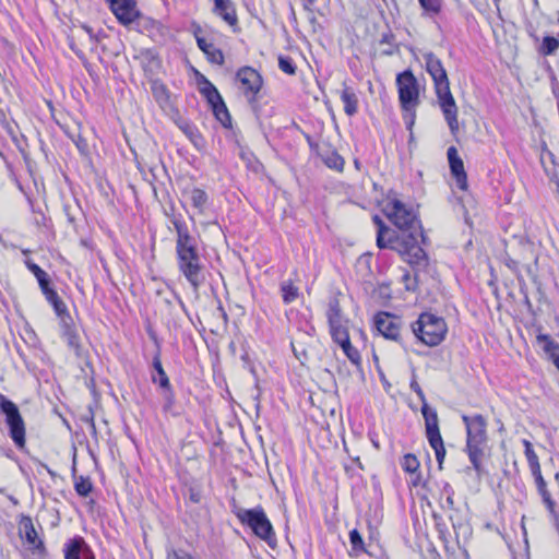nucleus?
<instances>
[{
    "instance_id": "59",
    "label": "nucleus",
    "mask_w": 559,
    "mask_h": 559,
    "mask_svg": "<svg viewBox=\"0 0 559 559\" xmlns=\"http://www.w3.org/2000/svg\"><path fill=\"white\" fill-rule=\"evenodd\" d=\"M437 527H438V530H439V532H440V533H442V532H443L441 524L437 523Z\"/></svg>"
},
{
    "instance_id": "13",
    "label": "nucleus",
    "mask_w": 559,
    "mask_h": 559,
    "mask_svg": "<svg viewBox=\"0 0 559 559\" xmlns=\"http://www.w3.org/2000/svg\"><path fill=\"white\" fill-rule=\"evenodd\" d=\"M374 326L386 340L400 341L402 320L390 312H379L374 316Z\"/></svg>"
},
{
    "instance_id": "58",
    "label": "nucleus",
    "mask_w": 559,
    "mask_h": 559,
    "mask_svg": "<svg viewBox=\"0 0 559 559\" xmlns=\"http://www.w3.org/2000/svg\"><path fill=\"white\" fill-rule=\"evenodd\" d=\"M9 499H10V501H12L13 504H17L19 503L17 499L15 497H13V496H9Z\"/></svg>"
},
{
    "instance_id": "32",
    "label": "nucleus",
    "mask_w": 559,
    "mask_h": 559,
    "mask_svg": "<svg viewBox=\"0 0 559 559\" xmlns=\"http://www.w3.org/2000/svg\"><path fill=\"white\" fill-rule=\"evenodd\" d=\"M326 318L329 324L344 322L341 305L337 298H331L328 305Z\"/></svg>"
},
{
    "instance_id": "37",
    "label": "nucleus",
    "mask_w": 559,
    "mask_h": 559,
    "mask_svg": "<svg viewBox=\"0 0 559 559\" xmlns=\"http://www.w3.org/2000/svg\"><path fill=\"white\" fill-rule=\"evenodd\" d=\"M177 262L180 263H187V262H195L201 261L202 258L199 253L198 247L194 248H186L185 250L177 251Z\"/></svg>"
},
{
    "instance_id": "1",
    "label": "nucleus",
    "mask_w": 559,
    "mask_h": 559,
    "mask_svg": "<svg viewBox=\"0 0 559 559\" xmlns=\"http://www.w3.org/2000/svg\"><path fill=\"white\" fill-rule=\"evenodd\" d=\"M372 222L377 226V246L380 249L396 251L414 269L427 266L428 255L417 241L415 233L399 234L386 226L379 215H373Z\"/></svg>"
},
{
    "instance_id": "7",
    "label": "nucleus",
    "mask_w": 559,
    "mask_h": 559,
    "mask_svg": "<svg viewBox=\"0 0 559 559\" xmlns=\"http://www.w3.org/2000/svg\"><path fill=\"white\" fill-rule=\"evenodd\" d=\"M414 335L427 346H437L445 337L448 326L442 317L430 312H423L418 319L412 323Z\"/></svg>"
},
{
    "instance_id": "34",
    "label": "nucleus",
    "mask_w": 559,
    "mask_h": 559,
    "mask_svg": "<svg viewBox=\"0 0 559 559\" xmlns=\"http://www.w3.org/2000/svg\"><path fill=\"white\" fill-rule=\"evenodd\" d=\"M281 293L284 304L288 305L295 301L299 296V289L294 285L293 281H284L281 283Z\"/></svg>"
},
{
    "instance_id": "36",
    "label": "nucleus",
    "mask_w": 559,
    "mask_h": 559,
    "mask_svg": "<svg viewBox=\"0 0 559 559\" xmlns=\"http://www.w3.org/2000/svg\"><path fill=\"white\" fill-rule=\"evenodd\" d=\"M74 489L81 497H87L93 490V484L90 477L74 476Z\"/></svg>"
},
{
    "instance_id": "2",
    "label": "nucleus",
    "mask_w": 559,
    "mask_h": 559,
    "mask_svg": "<svg viewBox=\"0 0 559 559\" xmlns=\"http://www.w3.org/2000/svg\"><path fill=\"white\" fill-rule=\"evenodd\" d=\"M372 222L377 226V246L380 249L396 251L414 269L427 266L428 255L417 241L415 233L399 234L386 226L379 215H373Z\"/></svg>"
},
{
    "instance_id": "55",
    "label": "nucleus",
    "mask_w": 559,
    "mask_h": 559,
    "mask_svg": "<svg viewBox=\"0 0 559 559\" xmlns=\"http://www.w3.org/2000/svg\"><path fill=\"white\" fill-rule=\"evenodd\" d=\"M506 265L514 272L518 270V262L511 258L506 260Z\"/></svg>"
},
{
    "instance_id": "49",
    "label": "nucleus",
    "mask_w": 559,
    "mask_h": 559,
    "mask_svg": "<svg viewBox=\"0 0 559 559\" xmlns=\"http://www.w3.org/2000/svg\"><path fill=\"white\" fill-rule=\"evenodd\" d=\"M450 521L452 522V526L456 535L460 534V531L466 533L467 527L462 521L455 520L453 515H450Z\"/></svg>"
},
{
    "instance_id": "39",
    "label": "nucleus",
    "mask_w": 559,
    "mask_h": 559,
    "mask_svg": "<svg viewBox=\"0 0 559 559\" xmlns=\"http://www.w3.org/2000/svg\"><path fill=\"white\" fill-rule=\"evenodd\" d=\"M559 48V39L554 36H545L538 49L543 56L554 55Z\"/></svg>"
},
{
    "instance_id": "56",
    "label": "nucleus",
    "mask_w": 559,
    "mask_h": 559,
    "mask_svg": "<svg viewBox=\"0 0 559 559\" xmlns=\"http://www.w3.org/2000/svg\"><path fill=\"white\" fill-rule=\"evenodd\" d=\"M526 271L532 278L535 280L537 277L536 270H533L531 265H527Z\"/></svg>"
},
{
    "instance_id": "54",
    "label": "nucleus",
    "mask_w": 559,
    "mask_h": 559,
    "mask_svg": "<svg viewBox=\"0 0 559 559\" xmlns=\"http://www.w3.org/2000/svg\"><path fill=\"white\" fill-rule=\"evenodd\" d=\"M187 555L177 550H173L171 554L168 555V559H186Z\"/></svg>"
},
{
    "instance_id": "35",
    "label": "nucleus",
    "mask_w": 559,
    "mask_h": 559,
    "mask_svg": "<svg viewBox=\"0 0 559 559\" xmlns=\"http://www.w3.org/2000/svg\"><path fill=\"white\" fill-rule=\"evenodd\" d=\"M329 326L332 340L338 345L346 343V341H350L348 330L343 324V322L336 324H329Z\"/></svg>"
},
{
    "instance_id": "11",
    "label": "nucleus",
    "mask_w": 559,
    "mask_h": 559,
    "mask_svg": "<svg viewBox=\"0 0 559 559\" xmlns=\"http://www.w3.org/2000/svg\"><path fill=\"white\" fill-rule=\"evenodd\" d=\"M152 366L154 372L151 374V380L160 389L164 399V408L168 411L175 405V392L163 368L159 350L154 355Z\"/></svg>"
},
{
    "instance_id": "53",
    "label": "nucleus",
    "mask_w": 559,
    "mask_h": 559,
    "mask_svg": "<svg viewBox=\"0 0 559 559\" xmlns=\"http://www.w3.org/2000/svg\"><path fill=\"white\" fill-rule=\"evenodd\" d=\"M445 496H454V489L449 483H443L441 488V499Z\"/></svg>"
},
{
    "instance_id": "17",
    "label": "nucleus",
    "mask_w": 559,
    "mask_h": 559,
    "mask_svg": "<svg viewBox=\"0 0 559 559\" xmlns=\"http://www.w3.org/2000/svg\"><path fill=\"white\" fill-rule=\"evenodd\" d=\"M450 170L453 178L456 181V186L461 190L467 189V175L464 169V163L462 158L459 156L457 150L455 146H450L447 152Z\"/></svg>"
},
{
    "instance_id": "57",
    "label": "nucleus",
    "mask_w": 559,
    "mask_h": 559,
    "mask_svg": "<svg viewBox=\"0 0 559 559\" xmlns=\"http://www.w3.org/2000/svg\"><path fill=\"white\" fill-rule=\"evenodd\" d=\"M83 28L86 31L91 38H94L92 28L90 26L84 25Z\"/></svg>"
},
{
    "instance_id": "62",
    "label": "nucleus",
    "mask_w": 559,
    "mask_h": 559,
    "mask_svg": "<svg viewBox=\"0 0 559 559\" xmlns=\"http://www.w3.org/2000/svg\"><path fill=\"white\" fill-rule=\"evenodd\" d=\"M537 263H538V257L536 255V257L534 258V264H535V266L537 265Z\"/></svg>"
},
{
    "instance_id": "41",
    "label": "nucleus",
    "mask_w": 559,
    "mask_h": 559,
    "mask_svg": "<svg viewBox=\"0 0 559 559\" xmlns=\"http://www.w3.org/2000/svg\"><path fill=\"white\" fill-rule=\"evenodd\" d=\"M346 355V357L350 360V362L357 367L361 365V357L357 348H355L350 341H346V343L340 345Z\"/></svg>"
},
{
    "instance_id": "22",
    "label": "nucleus",
    "mask_w": 559,
    "mask_h": 559,
    "mask_svg": "<svg viewBox=\"0 0 559 559\" xmlns=\"http://www.w3.org/2000/svg\"><path fill=\"white\" fill-rule=\"evenodd\" d=\"M22 528L24 531V537L26 543L34 549L39 552L45 551L44 542L38 538L37 532L34 527L32 519L29 516H24L21 521Z\"/></svg>"
},
{
    "instance_id": "47",
    "label": "nucleus",
    "mask_w": 559,
    "mask_h": 559,
    "mask_svg": "<svg viewBox=\"0 0 559 559\" xmlns=\"http://www.w3.org/2000/svg\"><path fill=\"white\" fill-rule=\"evenodd\" d=\"M73 142H74L75 146L78 147V150L80 151V153H82L84 155L88 153L87 141L81 134H78V136L75 139H73Z\"/></svg>"
},
{
    "instance_id": "9",
    "label": "nucleus",
    "mask_w": 559,
    "mask_h": 559,
    "mask_svg": "<svg viewBox=\"0 0 559 559\" xmlns=\"http://www.w3.org/2000/svg\"><path fill=\"white\" fill-rule=\"evenodd\" d=\"M396 86L401 108L411 115L406 127L412 130L416 107L419 105V84L413 71L407 69L396 75Z\"/></svg>"
},
{
    "instance_id": "5",
    "label": "nucleus",
    "mask_w": 559,
    "mask_h": 559,
    "mask_svg": "<svg viewBox=\"0 0 559 559\" xmlns=\"http://www.w3.org/2000/svg\"><path fill=\"white\" fill-rule=\"evenodd\" d=\"M233 512L239 522L248 526L257 537L264 540L270 547L276 545L273 525L261 506L252 509L235 507Z\"/></svg>"
},
{
    "instance_id": "28",
    "label": "nucleus",
    "mask_w": 559,
    "mask_h": 559,
    "mask_svg": "<svg viewBox=\"0 0 559 559\" xmlns=\"http://www.w3.org/2000/svg\"><path fill=\"white\" fill-rule=\"evenodd\" d=\"M523 445H524V454L526 456L528 467L531 469L532 475L542 473L539 460L533 449V444L528 440L524 439Z\"/></svg>"
},
{
    "instance_id": "52",
    "label": "nucleus",
    "mask_w": 559,
    "mask_h": 559,
    "mask_svg": "<svg viewBox=\"0 0 559 559\" xmlns=\"http://www.w3.org/2000/svg\"><path fill=\"white\" fill-rule=\"evenodd\" d=\"M48 222L49 219L41 212L35 217V224L38 227H48Z\"/></svg>"
},
{
    "instance_id": "24",
    "label": "nucleus",
    "mask_w": 559,
    "mask_h": 559,
    "mask_svg": "<svg viewBox=\"0 0 559 559\" xmlns=\"http://www.w3.org/2000/svg\"><path fill=\"white\" fill-rule=\"evenodd\" d=\"M151 90L154 99L160 107H166L169 105L170 94L163 82H160L159 80L153 81Z\"/></svg>"
},
{
    "instance_id": "46",
    "label": "nucleus",
    "mask_w": 559,
    "mask_h": 559,
    "mask_svg": "<svg viewBox=\"0 0 559 559\" xmlns=\"http://www.w3.org/2000/svg\"><path fill=\"white\" fill-rule=\"evenodd\" d=\"M409 386L416 393V395L421 401V403H426L427 402L425 393H424L423 389L420 388L419 383L417 382L415 376L413 377Z\"/></svg>"
},
{
    "instance_id": "23",
    "label": "nucleus",
    "mask_w": 559,
    "mask_h": 559,
    "mask_svg": "<svg viewBox=\"0 0 559 559\" xmlns=\"http://www.w3.org/2000/svg\"><path fill=\"white\" fill-rule=\"evenodd\" d=\"M341 100L344 104V111L348 117H353L358 111V98L353 88L348 87L346 83H343V90L341 92Z\"/></svg>"
},
{
    "instance_id": "21",
    "label": "nucleus",
    "mask_w": 559,
    "mask_h": 559,
    "mask_svg": "<svg viewBox=\"0 0 559 559\" xmlns=\"http://www.w3.org/2000/svg\"><path fill=\"white\" fill-rule=\"evenodd\" d=\"M194 36L198 47L206 55V58L211 63L218 66L224 64V53L219 48H216L213 43L206 41V39L199 36L197 32L194 33Z\"/></svg>"
},
{
    "instance_id": "44",
    "label": "nucleus",
    "mask_w": 559,
    "mask_h": 559,
    "mask_svg": "<svg viewBox=\"0 0 559 559\" xmlns=\"http://www.w3.org/2000/svg\"><path fill=\"white\" fill-rule=\"evenodd\" d=\"M402 466L407 473H415L419 467V462L414 454H405L403 457Z\"/></svg>"
},
{
    "instance_id": "26",
    "label": "nucleus",
    "mask_w": 559,
    "mask_h": 559,
    "mask_svg": "<svg viewBox=\"0 0 559 559\" xmlns=\"http://www.w3.org/2000/svg\"><path fill=\"white\" fill-rule=\"evenodd\" d=\"M178 127L195 147H200L203 144V136L193 123L182 120L178 122Z\"/></svg>"
},
{
    "instance_id": "50",
    "label": "nucleus",
    "mask_w": 559,
    "mask_h": 559,
    "mask_svg": "<svg viewBox=\"0 0 559 559\" xmlns=\"http://www.w3.org/2000/svg\"><path fill=\"white\" fill-rule=\"evenodd\" d=\"M202 499L201 490L194 487L189 488V500L193 503H199Z\"/></svg>"
},
{
    "instance_id": "38",
    "label": "nucleus",
    "mask_w": 559,
    "mask_h": 559,
    "mask_svg": "<svg viewBox=\"0 0 559 559\" xmlns=\"http://www.w3.org/2000/svg\"><path fill=\"white\" fill-rule=\"evenodd\" d=\"M430 447L433 449L436 454V460L438 462L439 468H442V464L445 457V448L443 444L442 437H437L432 439H428Z\"/></svg>"
},
{
    "instance_id": "3",
    "label": "nucleus",
    "mask_w": 559,
    "mask_h": 559,
    "mask_svg": "<svg viewBox=\"0 0 559 559\" xmlns=\"http://www.w3.org/2000/svg\"><path fill=\"white\" fill-rule=\"evenodd\" d=\"M426 71L433 81L436 96L452 134L459 131L457 106L442 61L431 51L423 55Z\"/></svg>"
},
{
    "instance_id": "43",
    "label": "nucleus",
    "mask_w": 559,
    "mask_h": 559,
    "mask_svg": "<svg viewBox=\"0 0 559 559\" xmlns=\"http://www.w3.org/2000/svg\"><path fill=\"white\" fill-rule=\"evenodd\" d=\"M278 68L286 74L294 75L296 73V66L293 59L288 56L278 57Z\"/></svg>"
},
{
    "instance_id": "42",
    "label": "nucleus",
    "mask_w": 559,
    "mask_h": 559,
    "mask_svg": "<svg viewBox=\"0 0 559 559\" xmlns=\"http://www.w3.org/2000/svg\"><path fill=\"white\" fill-rule=\"evenodd\" d=\"M418 2L425 13L429 15H436L441 11V0H418Z\"/></svg>"
},
{
    "instance_id": "30",
    "label": "nucleus",
    "mask_w": 559,
    "mask_h": 559,
    "mask_svg": "<svg viewBox=\"0 0 559 559\" xmlns=\"http://www.w3.org/2000/svg\"><path fill=\"white\" fill-rule=\"evenodd\" d=\"M349 543H350V547H352V549L349 551L350 557H358L361 554L368 552L365 547L364 539H362L360 533L356 528H354L349 532Z\"/></svg>"
},
{
    "instance_id": "10",
    "label": "nucleus",
    "mask_w": 559,
    "mask_h": 559,
    "mask_svg": "<svg viewBox=\"0 0 559 559\" xmlns=\"http://www.w3.org/2000/svg\"><path fill=\"white\" fill-rule=\"evenodd\" d=\"M0 413L4 415V421L9 428V436L16 445L22 450L25 448V424L15 403L5 395L0 394Z\"/></svg>"
},
{
    "instance_id": "51",
    "label": "nucleus",
    "mask_w": 559,
    "mask_h": 559,
    "mask_svg": "<svg viewBox=\"0 0 559 559\" xmlns=\"http://www.w3.org/2000/svg\"><path fill=\"white\" fill-rule=\"evenodd\" d=\"M441 508L447 510H454V496H445L441 499Z\"/></svg>"
},
{
    "instance_id": "61",
    "label": "nucleus",
    "mask_w": 559,
    "mask_h": 559,
    "mask_svg": "<svg viewBox=\"0 0 559 559\" xmlns=\"http://www.w3.org/2000/svg\"><path fill=\"white\" fill-rule=\"evenodd\" d=\"M68 219H69L70 223L74 222V218L71 215H69V214H68Z\"/></svg>"
},
{
    "instance_id": "12",
    "label": "nucleus",
    "mask_w": 559,
    "mask_h": 559,
    "mask_svg": "<svg viewBox=\"0 0 559 559\" xmlns=\"http://www.w3.org/2000/svg\"><path fill=\"white\" fill-rule=\"evenodd\" d=\"M236 79L240 82L248 102L250 104L255 103L263 85L262 75L251 67H242L237 71Z\"/></svg>"
},
{
    "instance_id": "33",
    "label": "nucleus",
    "mask_w": 559,
    "mask_h": 559,
    "mask_svg": "<svg viewBox=\"0 0 559 559\" xmlns=\"http://www.w3.org/2000/svg\"><path fill=\"white\" fill-rule=\"evenodd\" d=\"M190 200L192 206L195 207L199 213H203L209 202V195L203 189L193 188L190 191Z\"/></svg>"
},
{
    "instance_id": "25",
    "label": "nucleus",
    "mask_w": 559,
    "mask_h": 559,
    "mask_svg": "<svg viewBox=\"0 0 559 559\" xmlns=\"http://www.w3.org/2000/svg\"><path fill=\"white\" fill-rule=\"evenodd\" d=\"M210 105L215 118L222 123V126L226 129L231 128V117L223 98H221V100H215L214 104Z\"/></svg>"
},
{
    "instance_id": "63",
    "label": "nucleus",
    "mask_w": 559,
    "mask_h": 559,
    "mask_svg": "<svg viewBox=\"0 0 559 559\" xmlns=\"http://www.w3.org/2000/svg\"><path fill=\"white\" fill-rule=\"evenodd\" d=\"M555 478L559 479V473H556Z\"/></svg>"
},
{
    "instance_id": "64",
    "label": "nucleus",
    "mask_w": 559,
    "mask_h": 559,
    "mask_svg": "<svg viewBox=\"0 0 559 559\" xmlns=\"http://www.w3.org/2000/svg\"><path fill=\"white\" fill-rule=\"evenodd\" d=\"M186 559H193V558H192L191 556H188V555H187Z\"/></svg>"
},
{
    "instance_id": "6",
    "label": "nucleus",
    "mask_w": 559,
    "mask_h": 559,
    "mask_svg": "<svg viewBox=\"0 0 559 559\" xmlns=\"http://www.w3.org/2000/svg\"><path fill=\"white\" fill-rule=\"evenodd\" d=\"M384 213L400 229L399 234L415 233L416 237H420L421 242L426 243V236L424 235L420 221L413 209L406 207V205L397 199H392L386 202Z\"/></svg>"
},
{
    "instance_id": "27",
    "label": "nucleus",
    "mask_w": 559,
    "mask_h": 559,
    "mask_svg": "<svg viewBox=\"0 0 559 559\" xmlns=\"http://www.w3.org/2000/svg\"><path fill=\"white\" fill-rule=\"evenodd\" d=\"M200 93L206 98L209 104H214L215 100H221L222 96L217 88L204 75L199 79Z\"/></svg>"
},
{
    "instance_id": "18",
    "label": "nucleus",
    "mask_w": 559,
    "mask_h": 559,
    "mask_svg": "<svg viewBox=\"0 0 559 559\" xmlns=\"http://www.w3.org/2000/svg\"><path fill=\"white\" fill-rule=\"evenodd\" d=\"M173 224L177 233L176 252L185 250L186 248L198 247L195 238L190 235L188 225L182 217L175 216Z\"/></svg>"
},
{
    "instance_id": "4",
    "label": "nucleus",
    "mask_w": 559,
    "mask_h": 559,
    "mask_svg": "<svg viewBox=\"0 0 559 559\" xmlns=\"http://www.w3.org/2000/svg\"><path fill=\"white\" fill-rule=\"evenodd\" d=\"M462 420L467 432L466 451L468 459L474 469L479 473L487 443V423L484 416L479 414L473 416L463 415Z\"/></svg>"
},
{
    "instance_id": "19",
    "label": "nucleus",
    "mask_w": 559,
    "mask_h": 559,
    "mask_svg": "<svg viewBox=\"0 0 559 559\" xmlns=\"http://www.w3.org/2000/svg\"><path fill=\"white\" fill-rule=\"evenodd\" d=\"M421 414L425 419L426 427V437L427 439H432L440 437L439 429V419L437 411L428 405V403H423L421 405Z\"/></svg>"
},
{
    "instance_id": "31",
    "label": "nucleus",
    "mask_w": 559,
    "mask_h": 559,
    "mask_svg": "<svg viewBox=\"0 0 559 559\" xmlns=\"http://www.w3.org/2000/svg\"><path fill=\"white\" fill-rule=\"evenodd\" d=\"M322 162L324 165L333 170L342 173L344 169L345 160L336 151H329L322 155Z\"/></svg>"
},
{
    "instance_id": "14",
    "label": "nucleus",
    "mask_w": 559,
    "mask_h": 559,
    "mask_svg": "<svg viewBox=\"0 0 559 559\" xmlns=\"http://www.w3.org/2000/svg\"><path fill=\"white\" fill-rule=\"evenodd\" d=\"M120 24L127 26L140 16L135 0H106Z\"/></svg>"
},
{
    "instance_id": "48",
    "label": "nucleus",
    "mask_w": 559,
    "mask_h": 559,
    "mask_svg": "<svg viewBox=\"0 0 559 559\" xmlns=\"http://www.w3.org/2000/svg\"><path fill=\"white\" fill-rule=\"evenodd\" d=\"M27 269L35 275L36 280L40 277L41 275H45L46 272L36 263L32 261L26 262Z\"/></svg>"
},
{
    "instance_id": "40",
    "label": "nucleus",
    "mask_w": 559,
    "mask_h": 559,
    "mask_svg": "<svg viewBox=\"0 0 559 559\" xmlns=\"http://www.w3.org/2000/svg\"><path fill=\"white\" fill-rule=\"evenodd\" d=\"M380 44L390 46V49H384L382 51V55L392 56L399 52V46L395 43V36L391 31L383 33L381 35Z\"/></svg>"
},
{
    "instance_id": "15",
    "label": "nucleus",
    "mask_w": 559,
    "mask_h": 559,
    "mask_svg": "<svg viewBox=\"0 0 559 559\" xmlns=\"http://www.w3.org/2000/svg\"><path fill=\"white\" fill-rule=\"evenodd\" d=\"M178 269L185 276V278L189 282V284L192 286L194 292H198L199 288L204 284L205 266L202 260L195 262L180 263L178 264Z\"/></svg>"
},
{
    "instance_id": "8",
    "label": "nucleus",
    "mask_w": 559,
    "mask_h": 559,
    "mask_svg": "<svg viewBox=\"0 0 559 559\" xmlns=\"http://www.w3.org/2000/svg\"><path fill=\"white\" fill-rule=\"evenodd\" d=\"M45 298L52 306L55 313L59 319L62 338L66 340L69 348L72 349L78 357H80L82 350L80 335L66 304L59 297L56 290L49 293L47 296H45Z\"/></svg>"
},
{
    "instance_id": "16",
    "label": "nucleus",
    "mask_w": 559,
    "mask_h": 559,
    "mask_svg": "<svg viewBox=\"0 0 559 559\" xmlns=\"http://www.w3.org/2000/svg\"><path fill=\"white\" fill-rule=\"evenodd\" d=\"M64 559H95L94 552L81 536L69 539L63 547Z\"/></svg>"
},
{
    "instance_id": "29",
    "label": "nucleus",
    "mask_w": 559,
    "mask_h": 559,
    "mask_svg": "<svg viewBox=\"0 0 559 559\" xmlns=\"http://www.w3.org/2000/svg\"><path fill=\"white\" fill-rule=\"evenodd\" d=\"M540 343H544V350L549 354L555 366L559 368V345L551 340L547 334H540L537 336Z\"/></svg>"
},
{
    "instance_id": "20",
    "label": "nucleus",
    "mask_w": 559,
    "mask_h": 559,
    "mask_svg": "<svg viewBox=\"0 0 559 559\" xmlns=\"http://www.w3.org/2000/svg\"><path fill=\"white\" fill-rule=\"evenodd\" d=\"M213 13L222 17L227 24L234 26L238 19L231 0H216L213 2Z\"/></svg>"
},
{
    "instance_id": "60",
    "label": "nucleus",
    "mask_w": 559,
    "mask_h": 559,
    "mask_svg": "<svg viewBox=\"0 0 559 559\" xmlns=\"http://www.w3.org/2000/svg\"><path fill=\"white\" fill-rule=\"evenodd\" d=\"M355 461L357 462L358 466H359L360 468H362V465H361V463H360V461H359V457H356V460H355Z\"/></svg>"
},
{
    "instance_id": "45",
    "label": "nucleus",
    "mask_w": 559,
    "mask_h": 559,
    "mask_svg": "<svg viewBox=\"0 0 559 559\" xmlns=\"http://www.w3.org/2000/svg\"><path fill=\"white\" fill-rule=\"evenodd\" d=\"M37 282L39 284V287H40L44 296H47L49 293L55 290L52 287H50V280H49L47 273L45 275H41L40 277H38Z\"/></svg>"
}]
</instances>
